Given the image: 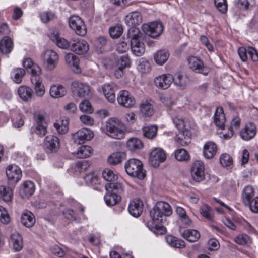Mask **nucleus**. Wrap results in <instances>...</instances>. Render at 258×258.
<instances>
[{
	"mask_svg": "<svg viewBox=\"0 0 258 258\" xmlns=\"http://www.w3.org/2000/svg\"><path fill=\"white\" fill-rule=\"evenodd\" d=\"M93 136L94 134L92 131L84 128L75 133L73 137L75 141L81 144L84 143L85 141L90 140Z\"/></svg>",
	"mask_w": 258,
	"mask_h": 258,
	"instance_id": "nucleus-18",
	"label": "nucleus"
},
{
	"mask_svg": "<svg viewBox=\"0 0 258 258\" xmlns=\"http://www.w3.org/2000/svg\"><path fill=\"white\" fill-rule=\"evenodd\" d=\"M190 69L194 72L206 75L210 71V69L207 66H190Z\"/></svg>",
	"mask_w": 258,
	"mask_h": 258,
	"instance_id": "nucleus-58",
	"label": "nucleus"
},
{
	"mask_svg": "<svg viewBox=\"0 0 258 258\" xmlns=\"http://www.w3.org/2000/svg\"><path fill=\"white\" fill-rule=\"evenodd\" d=\"M166 240L169 245L174 248H182L185 246V243L183 240L172 235L167 236Z\"/></svg>",
	"mask_w": 258,
	"mask_h": 258,
	"instance_id": "nucleus-44",
	"label": "nucleus"
},
{
	"mask_svg": "<svg viewBox=\"0 0 258 258\" xmlns=\"http://www.w3.org/2000/svg\"><path fill=\"white\" fill-rule=\"evenodd\" d=\"M217 151V146L213 142H206L203 147V155L205 158L210 159L213 158Z\"/></svg>",
	"mask_w": 258,
	"mask_h": 258,
	"instance_id": "nucleus-24",
	"label": "nucleus"
},
{
	"mask_svg": "<svg viewBox=\"0 0 258 258\" xmlns=\"http://www.w3.org/2000/svg\"><path fill=\"white\" fill-rule=\"evenodd\" d=\"M240 122L241 120L239 117H235L232 119L230 126H228V133L224 135L225 139H229L233 136L234 132L237 131L239 128Z\"/></svg>",
	"mask_w": 258,
	"mask_h": 258,
	"instance_id": "nucleus-40",
	"label": "nucleus"
},
{
	"mask_svg": "<svg viewBox=\"0 0 258 258\" xmlns=\"http://www.w3.org/2000/svg\"><path fill=\"white\" fill-rule=\"evenodd\" d=\"M66 89L61 85H52L49 90L50 95L54 98L62 97L66 95Z\"/></svg>",
	"mask_w": 258,
	"mask_h": 258,
	"instance_id": "nucleus-33",
	"label": "nucleus"
},
{
	"mask_svg": "<svg viewBox=\"0 0 258 258\" xmlns=\"http://www.w3.org/2000/svg\"><path fill=\"white\" fill-rule=\"evenodd\" d=\"M234 241L237 244L240 245H245L250 243L251 240L250 237L246 234H240L235 238Z\"/></svg>",
	"mask_w": 258,
	"mask_h": 258,
	"instance_id": "nucleus-61",
	"label": "nucleus"
},
{
	"mask_svg": "<svg viewBox=\"0 0 258 258\" xmlns=\"http://www.w3.org/2000/svg\"><path fill=\"white\" fill-rule=\"evenodd\" d=\"M103 131L108 136L114 139H121L124 137V132L121 128V123L116 118H110L106 122Z\"/></svg>",
	"mask_w": 258,
	"mask_h": 258,
	"instance_id": "nucleus-4",
	"label": "nucleus"
},
{
	"mask_svg": "<svg viewBox=\"0 0 258 258\" xmlns=\"http://www.w3.org/2000/svg\"><path fill=\"white\" fill-rule=\"evenodd\" d=\"M102 90L107 100L110 103H114L115 101L114 85L106 83L102 86Z\"/></svg>",
	"mask_w": 258,
	"mask_h": 258,
	"instance_id": "nucleus-25",
	"label": "nucleus"
},
{
	"mask_svg": "<svg viewBox=\"0 0 258 258\" xmlns=\"http://www.w3.org/2000/svg\"><path fill=\"white\" fill-rule=\"evenodd\" d=\"M21 219L23 225L26 227H31L35 223L34 215L29 211H26L22 213Z\"/></svg>",
	"mask_w": 258,
	"mask_h": 258,
	"instance_id": "nucleus-34",
	"label": "nucleus"
},
{
	"mask_svg": "<svg viewBox=\"0 0 258 258\" xmlns=\"http://www.w3.org/2000/svg\"><path fill=\"white\" fill-rule=\"evenodd\" d=\"M26 70L28 73L31 75V81L41 80L40 75L41 74L42 70L39 66H27Z\"/></svg>",
	"mask_w": 258,
	"mask_h": 258,
	"instance_id": "nucleus-38",
	"label": "nucleus"
},
{
	"mask_svg": "<svg viewBox=\"0 0 258 258\" xmlns=\"http://www.w3.org/2000/svg\"><path fill=\"white\" fill-rule=\"evenodd\" d=\"M35 120L36 125L31 128V133H34L41 137L44 136L47 132V125L45 117L39 113L35 115Z\"/></svg>",
	"mask_w": 258,
	"mask_h": 258,
	"instance_id": "nucleus-9",
	"label": "nucleus"
},
{
	"mask_svg": "<svg viewBox=\"0 0 258 258\" xmlns=\"http://www.w3.org/2000/svg\"><path fill=\"white\" fill-rule=\"evenodd\" d=\"M214 121L217 127L221 129L223 128L226 121L223 108H217L214 116Z\"/></svg>",
	"mask_w": 258,
	"mask_h": 258,
	"instance_id": "nucleus-30",
	"label": "nucleus"
},
{
	"mask_svg": "<svg viewBox=\"0 0 258 258\" xmlns=\"http://www.w3.org/2000/svg\"><path fill=\"white\" fill-rule=\"evenodd\" d=\"M79 108L82 112L88 113H91L93 111L90 102L86 100L80 103L79 105Z\"/></svg>",
	"mask_w": 258,
	"mask_h": 258,
	"instance_id": "nucleus-62",
	"label": "nucleus"
},
{
	"mask_svg": "<svg viewBox=\"0 0 258 258\" xmlns=\"http://www.w3.org/2000/svg\"><path fill=\"white\" fill-rule=\"evenodd\" d=\"M109 32L110 36L113 38H118L123 32V28L121 25H116L111 27Z\"/></svg>",
	"mask_w": 258,
	"mask_h": 258,
	"instance_id": "nucleus-56",
	"label": "nucleus"
},
{
	"mask_svg": "<svg viewBox=\"0 0 258 258\" xmlns=\"http://www.w3.org/2000/svg\"><path fill=\"white\" fill-rule=\"evenodd\" d=\"M111 192L106 194L104 196V201L108 206H113L118 203L121 200V193H118L116 190L111 189Z\"/></svg>",
	"mask_w": 258,
	"mask_h": 258,
	"instance_id": "nucleus-29",
	"label": "nucleus"
},
{
	"mask_svg": "<svg viewBox=\"0 0 258 258\" xmlns=\"http://www.w3.org/2000/svg\"><path fill=\"white\" fill-rule=\"evenodd\" d=\"M172 82V76L170 74H164L156 77L154 80L156 86L162 89H166L169 87Z\"/></svg>",
	"mask_w": 258,
	"mask_h": 258,
	"instance_id": "nucleus-20",
	"label": "nucleus"
},
{
	"mask_svg": "<svg viewBox=\"0 0 258 258\" xmlns=\"http://www.w3.org/2000/svg\"><path fill=\"white\" fill-rule=\"evenodd\" d=\"M26 74V69L22 68H15L11 73V78L13 81L17 83L20 84Z\"/></svg>",
	"mask_w": 258,
	"mask_h": 258,
	"instance_id": "nucleus-39",
	"label": "nucleus"
},
{
	"mask_svg": "<svg viewBox=\"0 0 258 258\" xmlns=\"http://www.w3.org/2000/svg\"><path fill=\"white\" fill-rule=\"evenodd\" d=\"M199 212L201 215L209 221L213 220L214 211L213 209L207 204L200 206Z\"/></svg>",
	"mask_w": 258,
	"mask_h": 258,
	"instance_id": "nucleus-43",
	"label": "nucleus"
},
{
	"mask_svg": "<svg viewBox=\"0 0 258 258\" xmlns=\"http://www.w3.org/2000/svg\"><path fill=\"white\" fill-rule=\"evenodd\" d=\"M6 175L9 184L12 186H15L22 178V174L20 168L16 165H11L6 169Z\"/></svg>",
	"mask_w": 258,
	"mask_h": 258,
	"instance_id": "nucleus-7",
	"label": "nucleus"
},
{
	"mask_svg": "<svg viewBox=\"0 0 258 258\" xmlns=\"http://www.w3.org/2000/svg\"><path fill=\"white\" fill-rule=\"evenodd\" d=\"M238 55L242 61L247 60V54H249L251 60L253 62L258 61V53L256 49L252 47L245 48L244 47H239L238 49Z\"/></svg>",
	"mask_w": 258,
	"mask_h": 258,
	"instance_id": "nucleus-15",
	"label": "nucleus"
},
{
	"mask_svg": "<svg viewBox=\"0 0 258 258\" xmlns=\"http://www.w3.org/2000/svg\"><path fill=\"white\" fill-rule=\"evenodd\" d=\"M126 173L130 176L143 179L146 176V171L143 168L142 162L137 159H130L125 163Z\"/></svg>",
	"mask_w": 258,
	"mask_h": 258,
	"instance_id": "nucleus-3",
	"label": "nucleus"
},
{
	"mask_svg": "<svg viewBox=\"0 0 258 258\" xmlns=\"http://www.w3.org/2000/svg\"><path fill=\"white\" fill-rule=\"evenodd\" d=\"M70 44L71 50L78 54H83L89 49L88 43L83 39H73L71 41Z\"/></svg>",
	"mask_w": 258,
	"mask_h": 258,
	"instance_id": "nucleus-13",
	"label": "nucleus"
},
{
	"mask_svg": "<svg viewBox=\"0 0 258 258\" xmlns=\"http://www.w3.org/2000/svg\"><path fill=\"white\" fill-rule=\"evenodd\" d=\"M131 48L136 56H141L145 52V45L137 39L130 40Z\"/></svg>",
	"mask_w": 258,
	"mask_h": 258,
	"instance_id": "nucleus-31",
	"label": "nucleus"
},
{
	"mask_svg": "<svg viewBox=\"0 0 258 258\" xmlns=\"http://www.w3.org/2000/svg\"><path fill=\"white\" fill-rule=\"evenodd\" d=\"M66 62L68 64H78L79 62V57L72 53H69L65 56Z\"/></svg>",
	"mask_w": 258,
	"mask_h": 258,
	"instance_id": "nucleus-63",
	"label": "nucleus"
},
{
	"mask_svg": "<svg viewBox=\"0 0 258 258\" xmlns=\"http://www.w3.org/2000/svg\"><path fill=\"white\" fill-rule=\"evenodd\" d=\"M181 111V110L179 108L177 111L171 110L170 114L175 126L179 132L175 137V140L180 145L185 146L191 142V130L194 124L188 120L183 119L180 114Z\"/></svg>",
	"mask_w": 258,
	"mask_h": 258,
	"instance_id": "nucleus-2",
	"label": "nucleus"
},
{
	"mask_svg": "<svg viewBox=\"0 0 258 258\" xmlns=\"http://www.w3.org/2000/svg\"><path fill=\"white\" fill-rule=\"evenodd\" d=\"M172 82L176 86L185 87L189 82V79L186 75H184L180 72H178L172 76Z\"/></svg>",
	"mask_w": 258,
	"mask_h": 258,
	"instance_id": "nucleus-32",
	"label": "nucleus"
},
{
	"mask_svg": "<svg viewBox=\"0 0 258 258\" xmlns=\"http://www.w3.org/2000/svg\"><path fill=\"white\" fill-rule=\"evenodd\" d=\"M205 168L201 161H196L191 169V174L193 179L196 182H200L205 178Z\"/></svg>",
	"mask_w": 258,
	"mask_h": 258,
	"instance_id": "nucleus-12",
	"label": "nucleus"
},
{
	"mask_svg": "<svg viewBox=\"0 0 258 258\" xmlns=\"http://www.w3.org/2000/svg\"><path fill=\"white\" fill-rule=\"evenodd\" d=\"M84 179L87 184L95 185L98 183V177L94 172L86 174Z\"/></svg>",
	"mask_w": 258,
	"mask_h": 258,
	"instance_id": "nucleus-54",
	"label": "nucleus"
},
{
	"mask_svg": "<svg viewBox=\"0 0 258 258\" xmlns=\"http://www.w3.org/2000/svg\"><path fill=\"white\" fill-rule=\"evenodd\" d=\"M157 131V126L155 125L147 126L142 128L143 136L149 139H153L156 136Z\"/></svg>",
	"mask_w": 258,
	"mask_h": 258,
	"instance_id": "nucleus-46",
	"label": "nucleus"
},
{
	"mask_svg": "<svg viewBox=\"0 0 258 258\" xmlns=\"http://www.w3.org/2000/svg\"><path fill=\"white\" fill-rule=\"evenodd\" d=\"M256 134V125L253 123L249 122L241 131L240 135L243 140L249 141L253 138Z\"/></svg>",
	"mask_w": 258,
	"mask_h": 258,
	"instance_id": "nucleus-17",
	"label": "nucleus"
},
{
	"mask_svg": "<svg viewBox=\"0 0 258 258\" xmlns=\"http://www.w3.org/2000/svg\"><path fill=\"white\" fill-rule=\"evenodd\" d=\"M170 205L163 201L158 202L151 210L150 214L152 220L147 223L149 229L156 234L162 235L166 232V228L161 225L166 217L172 214Z\"/></svg>",
	"mask_w": 258,
	"mask_h": 258,
	"instance_id": "nucleus-1",
	"label": "nucleus"
},
{
	"mask_svg": "<svg viewBox=\"0 0 258 258\" xmlns=\"http://www.w3.org/2000/svg\"><path fill=\"white\" fill-rule=\"evenodd\" d=\"M142 21V17L138 11L132 12L127 14L125 18V23L128 26H137Z\"/></svg>",
	"mask_w": 258,
	"mask_h": 258,
	"instance_id": "nucleus-23",
	"label": "nucleus"
},
{
	"mask_svg": "<svg viewBox=\"0 0 258 258\" xmlns=\"http://www.w3.org/2000/svg\"><path fill=\"white\" fill-rule=\"evenodd\" d=\"M130 46V40H123L119 42L117 45L116 50L120 53L124 52L127 51Z\"/></svg>",
	"mask_w": 258,
	"mask_h": 258,
	"instance_id": "nucleus-64",
	"label": "nucleus"
},
{
	"mask_svg": "<svg viewBox=\"0 0 258 258\" xmlns=\"http://www.w3.org/2000/svg\"><path fill=\"white\" fill-rule=\"evenodd\" d=\"M118 103L126 108H131L135 104L134 98L126 90L120 91L117 97Z\"/></svg>",
	"mask_w": 258,
	"mask_h": 258,
	"instance_id": "nucleus-14",
	"label": "nucleus"
},
{
	"mask_svg": "<svg viewBox=\"0 0 258 258\" xmlns=\"http://www.w3.org/2000/svg\"><path fill=\"white\" fill-rule=\"evenodd\" d=\"M11 241L15 251H20L23 246L22 237L21 235L14 232L11 235Z\"/></svg>",
	"mask_w": 258,
	"mask_h": 258,
	"instance_id": "nucleus-37",
	"label": "nucleus"
},
{
	"mask_svg": "<svg viewBox=\"0 0 258 258\" xmlns=\"http://www.w3.org/2000/svg\"><path fill=\"white\" fill-rule=\"evenodd\" d=\"M125 155L121 152H115L110 155L107 158V163L109 165H115L120 163L124 159Z\"/></svg>",
	"mask_w": 258,
	"mask_h": 258,
	"instance_id": "nucleus-41",
	"label": "nucleus"
},
{
	"mask_svg": "<svg viewBox=\"0 0 258 258\" xmlns=\"http://www.w3.org/2000/svg\"><path fill=\"white\" fill-rule=\"evenodd\" d=\"M143 147V144L142 141L138 138H131L127 142V147L132 151L141 149Z\"/></svg>",
	"mask_w": 258,
	"mask_h": 258,
	"instance_id": "nucleus-48",
	"label": "nucleus"
},
{
	"mask_svg": "<svg viewBox=\"0 0 258 258\" xmlns=\"http://www.w3.org/2000/svg\"><path fill=\"white\" fill-rule=\"evenodd\" d=\"M14 47L12 40L8 36L4 37L0 41V51L4 54L11 52Z\"/></svg>",
	"mask_w": 258,
	"mask_h": 258,
	"instance_id": "nucleus-27",
	"label": "nucleus"
},
{
	"mask_svg": "<svg viewBox=\"0 0 258 258\" xmlns=\"http://www.w3.org/2000/svg\"><path fill=\"white\" fill-rule=\"evenodd\" d=\"M68 120L62 119L55 123L54 126L59 134H64L68 131Z\"/></svg>",
	"mask_w": 258,
	"mask_h": 258,
	"instance_id": "nucleus-51",
	"label": "nucleus"
},
{
	"mask_svg": "<svg viewBox=\"0 0 258 258\" xmlns=\"http://www.w3.org/2000/svg\"><path fill=\"white\" fill-rule=\"evenodd\" d=\"M42 57L44 62L48 63V64H55L58 61L59 57L58 54L53 50L46 51L42 54Z\"/></svg>",
	"mask_w": 258,
	"mask_h": 258,
	"instance_id": "nucleus-35",
	"label": "nucleus"
},
{
	"mask_svg": "<svg viewBox=\"0 0 258 258\" xmlns=\"http://www.w3.org/2000/svg\"><path fill=\"white\" fill-rule=\"evenodd\" d=\"M10 221V216L7 210L0 206V222L3 224H8Z\"/></svg>",
	"mask_w": 258,
	"mask_h": 258,
	"instance_id": "nucleus-57",
	"label": "nucleus"
},
{
	"mask_svg": "<svg viewBox=\"0 0 258 258\" xmlns=\"http://www.w3.org/2000/svg\"><path fill=\"white\" fill-rule=\"evenodd\" d=\"M103 178L108 182L105 185L106 190L112 189L113 191L116 190L118 193H121L123 191L122 184L118 182H116L118 179L117 175L111 170L106 169L102 172Z\"/></svg>",
	"mask_w": 258,
	"mask_h": 258,
	"instance_id": "nucleus-5",
	"label": "nucleus"
},
{
	"mask_svg": "<svg viewBox=\"0 0 258 258\" xmlns=\"http://www.w3.org/2000/svg\"><path fill=\"white\" fill-rule=\"evenodd\" d=\"M179 232L182 237L191 242L197 241L200 237V233L194 229L183 230L180 228Z\"/></svg>",
	"mask_w": 258,
	"mask_h": 258,
	"instance_id": "nucleus-26",
	"label": "nucleus"
},
{
	"mask_svg": "<svg viewBox=\"0 0 258 258\" xmlns=\"http://www.w3.org/2000/svg\"><path fill=\"white\" fill-rule=\"evenodd\" d=\"M70 27L76 34L84 36L87 34V29L83 20L77 15H72L68 20Z\"/></svg>",
	"mask_w": 258,
	"mask_h": 258,
	"instance_id": "nucleus-6",
	"label": "nucleus"
},
{
	"mask_svg": "<svg viewBox=\"0 0 258 258\" xmlns=\"http://www.w3.org/2000/svg\"><path fill=\"white\" fill-rule=\"evenodd\" d=\"M48 36L52 41L61 48L67 49L71 46L70 43L68 42L66 39L60 37L59 32L57 30H50Z\"/></svg>",
	"mask_w": 258,
	"mask_h": 258,
	"instance_id": "nucleus-16",
	"label": "nucleus"
},
{
	"mask_svg": "<svg viewBox=\"0 0 258 258\" xmlns=\"http://www.w3.org/2000/svg\"><path fill=\"white\" fill-rule=\"evenodd\" d=\"M72 91L80 97H89L91 95V87L86 83L75 81L71 84Z\"/></svg>",
	"mask_w": 258,
	"mask_h": 258,
	"instance_id": "nucleus-10",
	"label": "nucleus"
},
{
	"mask_svg": "<svg viewBox=\"0 0 258 258\" xmlns=\"http://www.w3.org/2000/svg\"><path fill=\"white\" fill-rule=\"evenodd\" d=\"M44 146L51 152H56L60 147L59 139L55 136L48 135L45 138Z\"/></svg>",
	"mask_w": 258,
	"mask_h": 258,
	"instance_id": "nucleus-19",
	"label": "nucleus"
},
{
	"mask_svg": "<svg viewBox=\"0 0 258 258\" xmlns=\"http://www.w3.org/2000/svg\"><path fill=\"white\" fill-rule=\"evenodd\" d=\"M216 7L222 13H225L227 10L226 0H214Z\"/></svg>",
	"mask_w": 258,
	"mask_h": 258,
	"instance_id": "nucleus-60",
	"label": "nucleus"
},
{
	"mask_svg": "<svg viewBox=\"0 0 258 258\" xmlns=\"http://www.w3.org/2000/svg\"><path fill=\"white\" fill-rule=\"evenodd\" d=\"M107 43V39L104 36H100L95 40L96 52L97 54H101L104 51V47Z\"/></svg>",
	"mask_w": 258,
	"mask_h": 258,
	"instance_id": "nucleus-49",
	"label": "nucleus"
},
{
	"mask_svg": "<svg viewBox=\"0 0 258 258\" xmlns=\"http://www.w3.org/2000/svg\"><path fill=\"white\" fill-rule=\"evenodd\" d=\"M13 191L11 188L4 185L0 186V197L5 202H10L13 198Z\"/></svg>",
	"mask_w": 258,
	"mask_h": 258,
	"instance_id": "nucleus-47",
	"label": "nucleus"
},
{
	"mask_svg": "<svg viewBox=\"0 0 258 258\" xmlns=\"http://www.w3.org/2000/svg\"><path fill=\"white\" fill-rule=\"evenodd\" d=\"M232 159L231 157L227 154H223L220 158V162L223 167H228L232 164Z\"/></svg>",
	"mask_w": 258,
	"mask_h": 258,
	"instance_id": "nucleus-59",
	"label": "nucleus"
},
{
	"mask_svg": "<svg viewBox=\"0 0 258 258\" xmlns=\"http://www.w3.org/2000/svg\"><path fill=\"white\" fill-rule=\"evenodd\" d=\"M169 54L168 51L160 50L154 55V59L157 64H163L168 59Z\"/></svg>",
	"mask_w": 258,
	"mask_h": 258,
	"instance_id": "nucleus-45",
	"label": "nucleus"
},
{
	"mask_svg": "<svg viewBox=\"0 0 258 258\" xmlns=\"http://www.w3.org/2000/svg\"><path fill=\"white\" fill-rule=\"evenodd\" d=\"M254 196V191L251 186H246L244 187L242 195V199L245 205L249 204Z\"/></svg>",
	"mask_w": 258,
	"mask_h": 258,
	"instance_id": "nucleus-42",
	"label": "nucleus"
},
{
	"mask_svg": "<svg viewBox=\"0 0 258 258\" xmlns=\"http://www.w3.org/2000/svg\"><path fill=\"white\" fill-rule=\"evenodd\" d=\"M174 156L175 159L181 162L187 161L190 157L187 151L184 149H179L174 152Z\"/></svg>",
	"mask_w": 258,
	"mask_h": 258,
	"instance_id": "nucleus-50",
	"label": "nucleus"
},
{
	"mask_svg": "<svg viewBox=\"0 0 258 258\" xmlns=\"http://www.w3.org/2000/svg\"><path fill=\"white\" fill-rule=\"evenodd\" d=\"M143 202L138 199H135L131 202L128 206V212L132 216L138 217L143 211Z\"/></svg>",
	"mask_w": 258,
	"mask_h": 258,
	"instance_id": "nucleus-21",
	"label": "nucleus"
},
{
	"mask_svg": "<svg viewBox=\"0 0 258 258\" xmlns=\"http://www.w3.org/2000/svg\"><path fill=\"white\" fill-rule=\"evenodd\" d=\"M144 33L151 37L156 38L160 36L163 32V26L161 23L153 22L149 24H144L142 26Z\"/></svg>",
	"mask_w": 258,
	"mask_h": 258,
	"instance_id": "nucleus-8",
	"label": "nucleus"
},
{
	"mask_svg": "<svg viewBox=\"0 0 258 258\" xmlns=\"http://www.w3.org/2000/svg\"><path fill=\"white\" fill-rule=\"evenodd\" d=\"M19 96L25 101H30L33 95V91L32 89L26 86H21L18 90Z\"/></svg>",
	"mask_w": 258,
	"mask_h": 258,
	"instance_id": "nucleus-36",
	"label": "nucleus"
},
{
	"mask_svg": "<svg viewBox=\"0 0 258 258\" xmlns=\"http://www.w3.org/2000/svg\"><path fill=\"white\" fill-rule=\"evenodd\" d=\"M31 82L34 85L36 95L38 97H42L45 93V90L42 80H39Z\"/></svg>",
	"mask_w": 258,
	"mask_h": 258,
	"instance_id": "nucleus-53",
	"label": "nucleus"
},
{
	"mask_svg": "<svg viewBox=\"0 0 258 258\" xmlns=\"http://www.w3.org/2000/svg\"><path fill=\"white\" fill-rule=\"evenodd\" d=\"M92 148L89 146H81L77 151V156L79 158H85L89 157L91 154Z\"/></svg>",
	"mask_w": 258,
	"mask_h": 258,
	"instance_id": "nucleus-52",
	"label": "nucleus"
},
{
	"mask_svg": "<svg viewBox=\"0 0 258 258\" xmlns=\"http://www.w3.org/2000/svg\"><path fill=\"white\" fill-rule=\"evenodd\" d=\"M130 27L128 29L127 31V37L130 39L129 40H132L133 39L138 40V37L140 33V30L137 28L136 26H128Z\"/></svg>",
	"mask_w": 258,
	"mask_h": 258,
	"instance_id": "nucleus-55",
	"label": "nucleus"
},
{
	"mask_svg": "<svg viewBox=\"0 0 258 258\" xmlns=\"http://www.w3.org/2000/svg\"><path fill=\"white\" fill-rule=\"evenodd\" d=\"M140 113L144 116H151L154 112L153 105L151 100H143L140 104Z\"/></svg>",
	"mask_w": 258,
	"mask_h": 258,
	"instance_id": "nucleus-28",
	"label": "nucleus"
},
{
	"mask_svg": "<svg viewBox=\"0 0 258 258\" xmlns=\"http://www.w3.org/2000/svg\"><path fill=\"white\" fill-rule=\"evenodd\" d=\"M166 155L165 152L161 148H155L150 155V163L154 167H158L161 163L165 161Z\"/></svg>",
	"mask_w": 258,
	"mask_h": 258,
	"instance_id": "nucleus-11",
	"label": "nucleus"
},
{
	"mask_svg": "<svg viewBox=\"0 0 258 258\" xmlns=\"http://www.w3.org/2000/svg\"><path fill=\"white\" fill-rule=\"evenodd\" d=\"M35 189V185L33 182L31 181H26L21 186L19 194L22 198H28L33 194Z\"/></svg>",
	"mask_w": 258,
	"mask_h": 258,
	"instance_id": "nucleus-22",
	"label": "nucleus"
}]
</instances>
